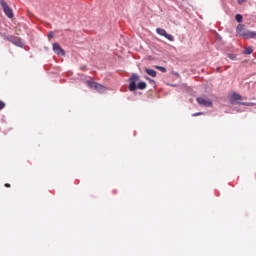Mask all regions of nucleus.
Listing matches in <instances>:
<instances>
[{"label":"nucleus","mask_w":256,"mask_h":256,"mask_svg":"<svg viewBox=\"0 0 256 256\" xmlns=\"http://www.w3.org/2000/svg\"><path fill=\"white\" fill-rule=\"evenodd\" d=\"M242 99H243V97L241 95L234 93L232 95L231 104L233 105V104H235V102L241 101Z\"/></svg>","instance_id":"9d476101"},{"label":"nucleus","mask_w":256,"mask_h":256,"mask_svg":"<svg viewBox=\"0 0 256 256\" xmlns=\"http://www.w3.org/2000/svg\"><path fill=\"white\" fill-rule=\"evenodd\" d=\"M245 0H238L239 5H241V3H244Z\"/></svg>","instance_id":"6ab92c4d"},{"label":"nucleus","mask_w":256,"mask_h":256,"mask_svg":"<svg viewBox=\"0 0 256 256\" xmlns=\"http://www.w3.org/2000/svg\"><path fill=\"white\" fill-rule=\"evenodd\" d=\"M256 38V31H246V34L244 36V39H255Z\"/></svg>","instance_id":"1a4fd4ad"},{"label":"nucleus","mask_w":256,"mask_h":256,"mask_svg":"<svg viewBox=\"0 0 256 256\" xmlns=\"http://www.w3.org/2000/svg\"><path fill=\"white\" fill-rule=\"evenodd\" d=\"M235 19H236V21H237L238 23H241V22L243 21V15L237 14V15L235 16Z\"/></svg>","instance_id":"4468645a"},{"label":"nucleus","mask_w":256,"mask_h":256,"mask_svg":"<svg viewBox=\"0 0 256 256\" xmlns=\"http://www.w3.org/2000/svg\"><path fill=\"white\" fill-rule=\"evenodd\" d=\"M54 35L55 34L53 32H49L48 33V39H53Z\"/></svg>","instance_id":"a211bd4d"},{"label":"nucleus","mask_w":256,"mask_h":256,"mask_svg":"<svg viewBox=\"0 0 256 256\" xmlns=\"http://www.w3.org/2000/svg\"><path fill=\"white\" fill-rule=\"evenodd\" d=\"M238 105H245L246 107H251L254 105L253 102H238Z\"/></svg>","instance_id":"ddd939ff"},{"label":"nucleus","mask_w":256,"mask_h":256,"mask_svg":"<svg viewBox=\"0 0 256 256\" xmlns=\"http://www.w3.org/2000/svg\"><path fill=\"white\" fill-rule=\"evenodd\" d=\"M196 101L202 107H213V101H211V99H207L204 97H198V98H196Z\"/></svg>","instance_id":"423d86ee"},{"label":"nucleus","mask_w":256,"mask_h":256,"mask_svg":"<svg viewBox=\"0 0 256 256\" xmlns=\"http://www.w3.org/2000/svg\"><path fill=\"white\" fill-rule=\"evenodd\" d=\"M0 5L8 19H13L14 14H13V9L10 8L9 4L5 2V0H0Z\"/></svg>","instance_id":"f03ea898"},{"label":"nucleus","mask_w":256,"mask_h":256,"mask_svg":"<svg viewBox=\"0 0 256 256\" xmlns=\"http://www.w3.org/2000/svg\"><path fill=\"white\" fill-rule=\"evenodd\" d=\"M2 109H5V102H3V101L0 100V111H1Z\"/></svg>","instance_id":"dca6fc26"},{"label":"nucleus","mask_w":256,"mask_h":256,"mask_svg":"<svg viewBox=\"0 0 256 256\" xmlns=\"http://www.w3.org/2000/svg\"><path fill=\"white\" fill-rule=\"evenodd\" d=\"M139 79L141 78L137 74H133L130 77L129 91H136L137 89L143 91V89H147V83L145 82H139L137 85V81H139Z\"/></svg>","instance_id":"f257e3e1"},{"label":"nucleus","mask_w":256,"mask_h":256,"mask_svg":"<svg viewBox=\"0 0 256 256\" xmlns=\"http://www.w3.org/2000/svg\"><path fill=\"white\" fill-rule=\"evenodd\" d=\"M236 31H237L238 35H240V37L245 38V35L247 34V30H245V25L239 24L237 26Z\"/></svg>","instance_id":"6e6552de"},{"label":"nucleus","mask_w":256,"mask_h":256,"mask_svg":"<svg viewBox=\"0 0 256 256\" xmlns=\"http://www.w3.org/2000/svg\"><path fill=\"white\" fill-rule=\"evenodd\" d=\"M53 51H54V53H56V55L65 56V50H63V48H61V45H59V43L53 44Z\"/></svg>","instance_id":"0eeeda50"},{"label":"nucleus","mask_w":256,"mask_h":256,"mask_svg":"<svg viewBox=\"0 0 256 256\" xmlns=\"http://www.w3.org/2000/svg\"><path fill=\"white\" fill-rule=\"evenodd\" d=\"M244 55H251L253 53V47L249 46L244 49Z\"/></svg>","instance_id":"f8f14e48"},{"label":"nucleus","mask_w":256,"mask_h":256,"mask_svg":"<svg viewBox=\"0 0 256 256\" xmlns=\"http://www.w3.org/2000/svg\"><path fill=\"white\" fill-rule=\"evenodd\" d=\"M199 115H203V112H197L192 114V117H199Z\"/></svg>","instance_id":"f3484780"},{"label":"nucleus","mask_w":256,"mask_h":256,"mask_svg":"<svg viewBox=\"0 0 256 256\" xmlns=\"http://www.w3.org/2000/svg\"><path fill=\"white\" fill-rule=\"evenodd\" d=\"M156 69H158V71H161L162 73H167V68L163 66H156Z\"/></svg>","instance_id":"2eb2a0df"},{"label":"nucleus","mask_w":256,"mask_h":256,"mask_svg":"<svg viewBox=\"0 0 256 256\" xmlns=\"http://www.w3.org/2000/svg\"><path fill=\"white\" fill-rule=\"evenodd\" d=\"M156 33L161 37H165V39H168V41H175V37H173L171 34H168L167 31L163 28H157Z\"/></svg>","instance_id":"39448f33"},{"label":"nucleus","mask_w":256,"mask_h":256,"mask_svg":"<svg viewBox=\"0 0 256 256\" xmlns=\"http://www.w3.org/2000/svg\"><path fill=\"white\" fill-rule=\"evenodd\" d=\"M146 79H147V81H150V82H152V83H153V80H151V78L146 77Z\"/></svg>","instance_id":"4be33fe9"},{"label":"nucleus","mask_w":256,"mask_h":256,"mask_svg":"<svg viewBox=\"0 0 256 256\" xmlns=\"http://www.w3.org/2000/svg\"><path fill=\"white\" fill-rule=\"evenodd\" d=\"M145 72L147 73V75H150V77H157V71L153 69L146 68Z\"/></svg>","instance_id":"9b49d317"},{"label":"nucleus","mask_w":256,"mask_h":256,"mask_svg":"<svg viewBox=\"0 0 256 256\" xmlns=\"http://www.w3.org/2000/svg\"><path fill=\"white\" fill-rule=\"evenodd\" d=\"M86 84L88 85V87H90V89H95V91H97L98 93H105V86L97 82L88 80L86 81Z\"/></svg>","instance_id":"7ed1b4c3"},{"label":"nucleus","mask_w":256,"mask_h":256,"mask_svg":"<svg viewBox=\"0 0 256 256\" xmlns=\"http://www.w3.org/2000/svg\"><path fill=\"white\" fill-rule=\"evenodd\" d=\"M5 41H9V43H12L13 45H16L17 47H21L23 45V41H21V38L13 35H5L4 36Z\"/></svg>","instance_id":"20e7f679"},{"label":"nucleus","mask_w":256,"mask_h":256,"mask_svg":"<svg viewBox=\"0 0 256 256\" xmlns=\"http://www.w3.org/2000/svg\"><path fill=\"white\" fill-rule=\"evenodd\" d=\"M4 186L9 188V187H11V184L6 183Z\"/></svg>","instance_id":"aec40b11"},{"label":"nucleus","mask_w":256,"mask_h":256,"mask_svg":"<svg viewBox=\"0 0 256 256\" xmlns=\"http://www.w3.org/2000/svg\"><path fill=\"white\" fill-rule=\"evenodd\" d=\"M146 79H147V81H150V82H152V83H153V80H151V78L146 77Z\"/></svg>","instance_id":"412c9836"}]
</instances>
